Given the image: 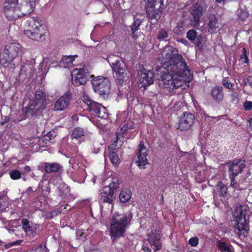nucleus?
I'll use <instances>...</instances> for the list:
<instances>
[{
  "label": "nucleus",
  "instance_id": "nucleus-21",
  "mask_svg": "<svg viewBox=\"0 0 252 252\" xmlns=\"http://www.w3.org/2000/svg\"><path fill=\"white\" fill-rule=\"evenodd\" d=\"M191 13L196 23H198L201 16L203 15V8L202 6L196 3L192 6Z\"/></svg>",
  "mask_w": 252,
  "mask_h": 252
},
{
  "label": "nucleus",
  "instance_id": "nucleus-33",
  "mask_svg": "<svg viewBox=\"0 0 252 252\" xmlns=\"http://www.w3.org/2000/svg\"><path fill=\"white\" fill-rule=\"evenodd\" d=\"M9 174L11 178L13 180L19 179L22 175V173L20 171L16 169L10 171Z\"/></svg>",
  "mask_w": 252,
  "mask_h": 252
},
{
  "label": "nucleus",
  "instance_id": "nucleus-13",
  "mask_svg": "<svg viewBox=\"0 0 252 252\" xmlns=\"http://www.w3.org/2000/svg\"><path fill=\"white\" fill-rule=\"evenodd\" d=\"M194 115L188 112H185L179 121V128L182 130L189 129L194 123Z\"/></svg>",
  "mask_w": 252,
  "mask_h": 252
},
{
  "label": "nucleus",
  "instance_id": "nucleus-25",
  "mask_svg": "<svg viewBox=\"0 0 252 252\" xmlns=\"http://www.w3.org/2000/svg\"><path fill=\"white\" fill-rule=\"evenodd\" d=\"M134 22L132 25L130 26L131 32V35L133 39H136L137 35L135 34V32L139 29V26L142 24V20L139 18L134 17Z\"/></svg>",
  "mask_w": 252,
  "mask_h": 252
},
{
  "label": "nucleus",
  "instance_id": "nucleus-38",
  "mask_svg": "<svg viewBox=\"0 0 252 252\" xmlns=\"http://www.w3.org/2000/svg\"><path fill=\"white\" fill-rule=\"evenodd\" d=\"M232 92L230 94L231 97V102L237 104L239 100V94L237 92L232 91Z\"/></svg>",
  "mask_w": 252,
  "mask_h": 252
},
{
  "label": "nucleus",
  "instance_id": "nucleus-41",
  "mask_svg": "<svg viewBox=\"0 0 252 252\" xmlns=\"http://www.w3.org/2000/svg\"><path fill=\"white\" fill-rule=\"evenodd\" d=\"M246 54H247L246 49L245 48H243V50H242V55H241V56L240 57V59L242 61H243L244 63H248V61H249L248 58Z\"/></svg>",
  "mask_w": 252,
  "mask_h": 252
},
{
  "label": "nucleus",
  "instance_id": "nucleus-14",
  "mask_svg": "<svg viewBox=\"0 0 252 252\" xmlns=\"http://www.w3.org/2000/svg\"><path fill=\"white\" fill-rule=\"evenodd\" d=\"M147 148L144 145V142L142 141L138 146V149L137 153L138 158V160L137 161V165L140 168H145V166L149 163L147 158Z\"/></svg>",
  "mask_w": 252,
  "mask_h": 252
},
{
  "label": "nucleus",
  "instance_id": "nucleus-29",
  "mask_svg": "<svg viewBox=\"0 0 252 252\" xmlns=\"http://www.w3.org/2000/svg\"><path fill=\"white\" fill-rule=\"evenodd\" d=\"M56 136L57 134L55 130L50 131L43 136L42 141L46 144H47L48 143H52L54 142V139Z\"/></svg>",
  "mask_w": 252,
  "mask_h": 252
},
{
  "label": "nucleus",
  "instance_id": "nucleus-2",
  "mask_svg": "<svg viewBox=\"0 0 252 252\" xmlns=\"http://www.w3.org/2000/svg\"><path fill=\"white\" fill-rule=\"evenodd\" d=\"M35 2L36 0H8L3 7V12L9 20H15L31 13Z\"/></svg>",
  "mask_w": 252,
  "mask_h": 252
},
{
  "label": "nucleus",
  "instance_id": "nucleus-11",
  "mask_svg": "<svg viewBox=\"0 0 252 252\" xmlns=\"http://www.w3.org/2000/svg\"><path fill=\"white\" fill-rule=\"evenodd\" d=\"M92 84L95 93L102 96L103 98L107 96L111 88V83L108 78L98 76L92 80Z\"/></svg>",
  "mask_w": 252,
  "mask_h": 252
},
{
  "label": "nucleus",
  "instance_id": "nucleus-17",
  "mask_svg": "<svg viewBox=\"0 0 252 252\" xmlns=\"http://www.w3.org/2000/svg\"><path fill=\"white\" fill-rule=\"evenodd\" d=\"M88 73L85 72V69H80L75 77H72V83L74 86L85 85L89 78Z\"/></svg>",
  "mask_w": 252,
  "mask_h": 252
},
{
  "label": "nucleus",
  "instance_id": "nucleus-53",
  "mask_svg": "<svg viewBox=\"0 0 252 252\" xmlns=\"http://www.w3.org/2000/svg\"><path fill=\"white\" fill-rule=\"evenodd\" d=\"M9 118L8 117H4V119L0 123L1 126L4 125L5 123L9 121Z\"/></svg>",
  "mask_w": 252,
  "mask_h": 252
},
{
  "label": "nucleus",
  "instance_id": "nucleus-56",
  "mask_svg": "<svg viewBox=\"0 0 252 252\" xmlns=\"http://www.w3.org/2000/svg\"><path fill=\"white\" fill-rule=\"evenodd\" d=\"M32 191H33V190H32V187H29V188L27 189L26 190V192H27V193H30L31 192H32Z\"/></svg>",
  "mask_w": 252,
  "mask_h": 252
},
{
  "label": "nucleus",
  "instance_id": "nucleus-49",
  "mask_svg": "<svg viewBox=\"0 0 252 252\" xmlns=\"http://www.w3.org/2000/svg\"><path fill=\"white\" fill-rule=\"evenodd\" d=\"M22 240H17L11 243H9L5 245L6 248H9L13 246L18 245L21 244Z\"/></svg>",
  "mask_w": 252,
  "mask_h": 252
},
{
  "label": "nucleus",
  "instance_id": "nucleus-31",
  "mask_svg": "<svg viewBox=\"0 0 252 252\" xmlns=\"http://www.w3.org/2000/svg\"><path fill=\"white\" fill-rule=\"evenodd\" d=\"M219 194L221 196H225L227 192V188L221 181H220L217 185Z\"/></svg>",
  "mask_w": 252,
  "mask_h": 252
},
{
  "label": "nucleus",
  "instance_id": "nucleus-5",
  "mask_svg": "<svg viewBox=\"0 0 252 252\" xmlns=\"http://www.w3.org/2000/svg\"><path fill=\"white\" fill-rule=\"evenodd\" d=\"M116 57L112 56L108 58V62L110 64L112 70L115 73L117 83L120 85L129 79V72L126 64L122 60H115Z\"/></svg>",
  "mask_w": 252,
  "mask_h": 252
},
{
  "label": "nucleus",
  "instance_id": "nucleus-15",
  "mask_svg": "<svg viewBox=\"0 0 252 252\" xmlns=\"http://www.w3.org/2000/svg\"><path fill=\"white\" fill-rule=\"evenodd\" d=\"M72 98V94L70 92H66L55 103V108L58 111H62L67 108Z\"/></svg>",
  "mask_w": 252,
  "mask_h": 252
},
{
  "label": "nucleus",
  "instance_id": "nucleus-20",
  "mask_svg": "<svg viewBox=\"0 0 252 252\" xmlns=\"http://www.w3.org/2000/svg\"><path fill=\"white\" fill-rule=\"evenodd\" d=\"M22 228L29 236L33 235L36 230V226L27 219H23L21 220Z\"/></svg>",
  "mask_w": 252,
  "mask_h": 252
},
{
  "label": "nucleus",
  "instance_id": "nucleus-51",
  "mask_svg": "<svg viewBox=\"0 0 252 252\" xmlns=\"http://www.w3.org/2000/svg\"><path fill=\"white\" fill-rule=\"evenodd\" d=\"M31 171V167L27 165L24 167L23 170L21 173H22V175H25L28 173H29Z\"/></svg>",
  "mask_w": 252,
  "mask_h": 252
},
{
  "label": "nucleus",
  "instance_id": "nucleus-23",
  "mask_svg": "<svg viewBox=\"0 0 252 252\" xmlns=\"http://www.w3.org/2000/svg\"><path fill=\"white\" fill-rule=\"evenodd\" d=\"M216 246L221 252H234L233 248L229 243H225L221 240H219L217 242Z\"/></svg>",
  "mask_w": 252,
  "mask_h": 252
},
{
  "label": "nucleus",
  "instance_id": "nucleus-6",
  "mask_svg": "<svg viewBox=\"0 0 252 252\" xmlns=\"http://www.w3.org/2000/svg\"><path fill=\"white\" fill-rule=\"evenodd\" d=\"M46 94L41 91H36L34 98L30 99L29 101L26 112L32 116L38 115L46 108Z\"/></svg>",
  "mask_w": 252,
  "mask_h": 252
},
{
  "label": "nucleus",
  "instance_id": "nucleus-57",
  "mask_svg": "<svg viewBox=\"0 0 252 252\" xmlns=\"http://www.w3.org/2000/svg\"><path fill=\"white\" fill-rule=\"evenodd\" d=\"M249 122L250 126L251 127V128L252 129V118L250 119Z\"/></svg>",
  "mask_w": 252,
  "mask_h": 252
},
{
  "label": "nucleus",
  "instance_id": "nucleus-44",
  "mask_svg": "<svg viewBox=\"0 0 252 252\" xmlns=\"http://www.w3.org/2000/svg\"><path fill=\"white\" fill-rule=\"evenodd\" d=\"M243 107L245 110L250 111L252 110V101H246L243 103Z\"/></svg>",
  "mask_w": 252,
  "mask_h": 252
},
{
  "label": "nucleus",
  "instance_id": "nucleus-40",
  "mask_svg": "<svg viewBox=\"0 0 252 252\" xmlns=\"http://www.w3.org/2000/svg\"><path fill=\"white\" fill-rule=\"evenodd\" d=\"M238 14L239 18L243 21L245 20L249 16L248 13L247 11H244L243 10H241L240 11H239Z\"/></svg>",
  "mask_w": 252,
  "mask_h": 252
},
{
  "label": "nucleus",
  "instance_id": "nucleus-27",
  "mask_svg": "<svg viewBox=\"0 0 252 252\" xmlns=\"http://www.w3.org/2000/svg\"><path fill=\"white\" fill-rule=\"evenodd\" d=\"M77 57V55H75L74 56H63L59 62L60 66L64 68L68 66V65L72 63V62L74 60L75 58Z\"/></svg>",
  "mask_w": 252,
  "mask_h": 252
},
{
  "label": "nucleus",
  "instance_id": "nucleus-47",
  "mask_svg": "<svg viewBox=\"0 0 252 252\" xmlns=\"http://www.w3.org/2000/svg\"><path fill=\"white\" fill-rule=\"evenodd\" d=\"M76 234L77 239H80L81 241H84L86 238V235L80 231H77Z\"/></svg>",
  "mask_w": 252,
  "mask_h": 252
},
{
  "label": "nucleus",
  "instance_id": "nucleus-43",
  "mask_svg": "<svg viewBox=\"0 0 252 252\" xmlns=\"http://www.w3.org/2000/svg\"><path fill=\"white\" fill-rule=\"evenodd\" d=\"M189 243L191 246L195 247L198 244V238L196 237H192L189 240Z\"/></svg>",
  "mask_w": 252,
  "mask_h": 252
},
{
  "label": "nucleus",
  "instance_id": "nucleus-60",
  "mask_svg": "<svg viewBox=\"0 0 252 252\" xmlns=\"http://www.w3.org/2000/svg\"><path fill=\"white\" fill-rule=\"evenodd\" d=\"M23 179L24 181H26V178L24 177Z\"/></svg>",
  "mask_w": 252,
  "mask_h": 252
},
{
  "label": "nucleus",
  "instance_id": "nucleus-50",
  "mask_svg": "<svg viewBox=\"0 0 252 252\" xmlns=\"http://www.w3.org/2000/svg\"><path fill=\"white\" fill-rule=\"evenodd\" d=\"M63 189V192H65L66 193L68 192L69 191L68 187L66 185L63 184L60 185L59 190L61 191V190Z\"/></svg>",
  "mask_w": 252,
  "mask_h": 252
},
{
  "label": "nucleus",
  "instance_id": "nucleus-3",
  "mask_svg": "<svg viewBox=\"0 0 252 252\" xmlns=\"http://www.w3.org/2000/svg\"><path fill=\"white\" fill-rule=\"evenodd\" d=\"M128 224V218L126 215H113L110 220V235L113 242L124 237Z\"/></svg>",
  "mask_w": 252,
  "mask_h": 252
},
{
  "label": "nucleus",
  "instance_id": "nucleus-45",
  "mask_svg": "<svg viewBox=\"0 0 252 252\" xmlns=\"http://www.w3.org/2000/svg\"><path fill=\"white\" fill-rule=\"evenodd\" d=\"M36 252H47L48 251L47 248L45 245H42V244L39 245L35 249Z\"/></svg>",
  "mask_w": 252,
  "mask_h": 252
},
{
  "label": "nucleus",
  "instance_id": "nucleus-34",
  "mask_svg": "<svg viewBox=\"0 0 252 252\" xmlns=\"http://www.w3.org/2000/svg\"><path fill=\"white\" fill-rule=\"evenodd\" d=\"M168 37V32L166 31L161 29L158 31L157 38L159 40H167Z\"/></svg>",
  "mask_w": 252,
  "mask_h": 252
},
{
  "label": "nucleus",
  "instance_id": "nucleus-26",
  "mask_svg": "<svg viewBox=\"0 0 252 252\" xmlns=\"http://www.w3.org/2000/svg\"><path fill=\"white\" fill-rule=\"evenodd\" d=\"M160 237L159 235H156L152 239H149V242L151 246H153V250L156 252L162 248V244L160 241Z\"/></svg>",
  "mask_w": 252,
  "mask_h": 252
},
{
  "label": "nucleus",
  "instance_id": "nucleus-22",
  "mask_svg": "<svg viewBox=\"0 0 252 252\" xmlns=\"http://www.w3.org/2000/svg\"><path fill=\"white\" fill-rule=\"evenodd\" d=\"M43 164L44 166L45 172L47 173L58 172L62 168V166L58 163L45 162Z\"/></svg>",
  "mask_w": 252,
  "mask_h": 252
},
{
  "label": "nucleus",
  "instance_id": "nucleus-36",
  "mask_svg": "<svg viewBox=\"0 0 252 252\" xmlns=\"http://www.w3.org/2000/svg\"><path fill=\"white\" fill-rule=\"evenodd\" d=\"M222 84L226 88L231 91L234 90V84H232L231 82H230L228 78H224L222 80Z\"/></svg>",
  "mask_w": 252,
  "mask_h": 252
},
{
  "label": "nucleus",
  "instance_id": "nucleus-4",
  "mask_svg": "<svg viewBox=\"0 0 252 252\" xmlns=\"http://www.w3.org/2000/svg\"><path fill=\"white\" fill-rule=\"evenodd\" d=\"M21 52L22 46L19 43L12 42L7 44L0 54V64L4 67L14 68L15 64L13 61Z\"/></svg>",
  "mask_w": 252,
  "mask_h": 252
},
{
  "label": "nucleus",
  "instance_id": "nucleus-61",
  "mask_svg": "<svg viewBox=\"0 0 252 252\" xmlns=\"http://www.w3.org/2000/svg\"><path fill=\"white\" fill-rule=\"evenodd\" d=\"M1 243H2V242H1V241L0 240V245L1 244Z\"/></svg>",
  "mask_w": 252,
  "mask_h": 252
},
{
  "label": "nucleus",
  "instance_id": "nucleus-30",
  "mask_svg": "<svg viewBox=\"0 0 252 252\" xmlns=\"http://www.w3.org/2000/svg\"><path fill=\"white\" fill-rule=\"evenodd\" d=\"M84 133L83 128L80 127H75L71 134V137L72 138L78 139L84 136Z\"/></svg>",
  "mask_w": 252,
  "mask_h": 252
},
{
  "label": "nucleus",
  "instance_id": "nucleus-32",
  "mask_svg": "<svg viewBox=\"0 0 252 252\" xmlns=\"http://www.w3.org/2000/svg\"><path fill=\"white\" fill-rule=\"evenodd\" d=\"M109 158L112 164L115 166H117L120 163V159L117 154L114 152H110L109 153Z\"/></svg>",
  "mask_w": 252,
  "mask_h": 252
},
{
  "label": "nucleus",
  "instance_id": "nucleus-16",
  "mask_svg": "<svg viewBox=\"0 0 252 252\" xmlns=\"http://www.w3.org/2000/svg\"><path fill=\"white\" fill-rule=\"evenodd\" d=\"M82 100L87 105V110L90 112H92V114L95 116L98 113V111H100V109L102 107L101 104L94 101L88 95H83Z\"/></svg>",
  "mask_w": 252,
  "mask_h": 252
},
{
  "label": "nucleus",
  "instance_id": "nucleus-12",
  "mask_svg": "<svg viewBox=\"0 0 252 252\" xmlns=\"http://www.w3.org/2000/svg\"><path fill=\"white\" fill-rule=\"evenodd\" d=\"M229 174L238 176L242 173L246 169L247 164L246 160L236 158L227 163Z\"/></svg>",
  "mask_w": 252,
  "mask_h": 252
},
{
  "label": "nucleus",
  "instance_id": "nucleus-8",
  "mask_svg": "<svg viewBox=\"0 0 252 252\" xmlns=\"http://www.w3.org/2000/svg\"><path fill=\"white\" fill-rule=\"evenodd\" d=\"M121 181L116 178H112V181L108 186H104L100 191V197L99 201L100 203H108L112 204L115 197L114 194L119 188Z\"/></svg>",
  "mask_w": 252,
  "mask_h": 252
},
{
  "label": "nucleus",
  "instance_id": "nucleus-58",
  "mask_svg": "<svg viewBox=\"0 0 252 252\" xmlns=\"http://www.w3.org/2000/svg\"><path fill=\"white\" fill-rule=\"evenodd\" d=\"M223 0H216V2H217L218 3H220V2H221Z\"/></svg>",
  "mask_w": 252,
  "mask_h": 252
},
{
  "label": "nucleus",
  "instance_id": "nucleus-42",
  "mask_svg": "<svg viewBox=\"0 0 252 252\" xmlns=\"http://www.w3.org/2000/svg\"><path fill=\"white\" fill-rule=\"evenodd\" d=\"M237 176H235L233 175L229 174V178L231 180V183H230V186L232 187L233 188L236 189L237 188V182L236 180L235 179V178Z\"/></svg>",
  "mask_w": 252,
  "mask_h": 252
},
{
  "label": "nucleus",
  "instance_id": "nucleus-55",
  "mask_svg": "<svg viewBox=\"0 0 252 252\" xmlns=\"http://www.w3.org/2000/svg\"><path fill=\"white\" fill-rule=\"evenodd\" d=\"M99 148H94L93 150V152L94 154H97L99 152Z\"/></svg>",
  "mask_w": 252,
  "mask_h": 252
},
{
  "label": "nucleus",
  "instance_id": "nucleus-18",
  "mask_svg": "<svg viewBox=\"0 0 252 252\" xmlns=\"http://www.w3.org/2000/svg\"><path fill=\"white\" fill-rule=\"evenodd\" d=\"M211 95L216 102H220L223 100L224 93L222 87L216 86L211 90Z\"/></svg>",
  "mask_w": 252,
  "mask_h": 252
},
{
  "label": "nucleus",
  "instance_id": "nucleus-28",
  "mask_svg": "<svg viewBox=\"0 0 252 252\" xmlns=\"http://www.w3.org/2000/svg\"><path fill=\"white\" fill-rule=\"evenodd\" d=\"M131 193L128 189L122 190L119 195L120 200L122 203L127 202L131 198Z\"/></svg>",
  "mask_w": 252,
  "mask_h": 252
},
{
  "label": "nucleus",
  "instance_id": "nucleus-19",
  "mask_svg": "<svg viewBox=\"0 0 252 252\" xmlns=\"http://www.w3.org/2000/svg\"><path fill=\"white\" fill-rule=\"evenodd\" d=\"M153 74L150 71H147L145 69L141 70L140 77V81L144 86H149L153 83Z\"/></svg>",
  "mask_w": 252,
  "mask_h": 252
},
{
  "label": "nucleus",
  "instance_id": "nucleus-48",
  "mask_svg": "<svg viewBox=\"0 0 252 252\" xmlns=\"http://www.w3.org/2000/svg\"><path fill=\"white\" fill-rule=\"evenodd\" d=\"M76 234L77 239H80L81 241H84L86 238V235L80 231H77Z\"/></svg>",
  "mask_w": 252,
  "mask_h": 252
},
{
  "label": "nucleus",
  "instance_id": "nucleus-35",
  "mask_svg": "<svg viewBox=\"0 0 252 252\" xmlns=\"http://www.w3.org/2000/svg\"><path fill=\"white\" fill-rule=\"evenodd\" d=\"M197 32L193 29L189 30L187 33V38L190 41H193L197 37Z\"/></svg>",
  "mask_w": 252,
  "mask_h": 252
},
{
  "label": "nucleus",
  "instance_id": "nucleus-59",
  "mask_svg": "<svg viewBox=\"0 0 252 252\" xmlns=\"http://www.w3.org/2000/svg\"><path fill=\"white\" fill-rule=\"evenodd\" d=\"M118 135H117L116 140L115 142L117 143L118 142Z\"/></svg>",
  "mask_w": 252,
  "mask_h": 252
},
{
  "label": "nucleus",
  "instance_id": "nucleus-24",
  "mask_svg": "<svg viewBox=\"0 0 252 252\" xmlns=\"http://www.w3.org/2000/svg\"><path fill=\"white\" fill-rule=\"evenodd\" d=\"M208 26V31L211 33L214 32L219 27L218 19L215 14H211L209 17Z\"/></svg>",
  "mask_w": 252,
  "mask_h": 252
},
{
  "label": "nucleus",
  "instance_id": "nucleus-39",
  "mask_svg": "<svg viewBox=\"0 0 252 252\" xmlns=\"http://www.w3.org/2000/svg\"><path fill=\"white\" fill-rule=\"evenodd\" d=\"M195 45L198 47L201 48L205 42V37L201 34L197 36Z\"/></svg>",
  "mask_w": 252,
  "mask_h": 252
},
{
  "label": "nucleus",
  "instance_id": "nucleus-52",
  "mask_svg": "<svg viewBox=\"0 0 252 252\" xmlns=\"http://www.w3.org/2000/svg\"><path fill=\"white\" fill-rule=\"evenodd\" d=\"M246 81L247 82L244 83V85H247L248 83L252 88V76H249L247 78Z\"/></svg>",
  "mask_w": 252,
  "mask_h": 252
},
{
  "label": "nucleus",
  "instance_id": "nucleus-9",
  "mask_svg": "<svg viewBox=\"0 0 252 252\" xmlns=\"http://www.w3.org/2000/svg\"><path fill=\"white\" fill-rule=\"evenodd\" d=\"M233 220L236 222V228L240 235L246 236L248 234V223L246 219V211L243 207L240 206L235 209L233 212Z\"/></svg>",
  "mask_w": 252,
  "mask_h": 252
},
{
  "label": "nucleus",
  "instance_id": "nucleus-10",
  "mask_svg": "<svg viewBox=\"0 0 252 252\" xmlns=\"http://www.w3.org/2000/svg\"><path fill=\"white\" fill-rule=\"evenodd\" d=\"M147 14L151 20L157 21L162 15L163 0H145Z\"/></svg>",
  "mask_w": 252,
  "mask_h": 252
},
{
  "label": "nucleus",
  "instance_id": "nucleus-1",
  "mask_svg": "<svg viewBox=\"0 0 252 252\" xmlns=\"http://www.w3.org/2000/svg\"><path fill=\"white\" fill-rule=\"evenodd\" d=\"M162 55L161 64L165 70L162 71L160 77L163 86L169 91L176 90L182 86L184 78L190 74V70L176 49L164 51Z\"/></svg>",
  "mask_w": 252,
  "mask_h": 252
},
{
  "label": "nucleus",
  "instance_id": "nucleus-46",
  "mask_svg": "<svg viewBox=\"0 0 252 252\" xmlns=\"http://www.w3.org/2000/svg\"><path fill=\"white\" fill-rule=\"evenodd\" d=\"M76 234L77 239H80L81 241H84L86 238V235L80 231H77Z\"/></svg>",
  "mask_w": 252,
  "mask_h": 252
},
{
  "label": "nucleus",
  "instance_id": "nucleus-37",
  "mask_svg": "<svg viewBox=\"0 0 252 252\" xmlns=\"http://www.w3.org/2000/svg\"><path fill=\"white\" fill-rule=\"evenodd\" d=\"M105 111V108L102 106V108L100 109V111H98V113H97L95 116H97L102 119H107L108 118V114L106 113Z\"/></svg>",
  "mask_w": 252,
  "mask_h": 252
},
{
  "label": "nucleus",
  "instance_id": "nucleus-7",
  "mask_svg": "<svg viewBox=\"0 0 252 252\" xmlns=\"http://www.w3.org/2000/svg\"><path fill=\"white\" fill-rule=\"evenodd\" d=\"M25 34L33 40L42 41L45 39L42 21L38 17L32 18L29 22L28 29L25 31Z\"/></svg>",
  "mask_w": 252,
  "mask_h": 252
},
{
  "label": "nucleus",
  "instance_id": "nucleus-54",
  "mask_svg": "<svg viewBox=\"0 0 252 252\" xmlns=\"http://www.w3.org/2000/svg\"><path fill=\"white\" fill-rule=\"evenodd\" d=\"M142 250L144 252H152L151 249L148 247H143Z\"/></svg>",
  "mask_w": 252,
  "mask_h": 252
}]
</instances>
